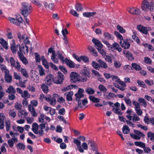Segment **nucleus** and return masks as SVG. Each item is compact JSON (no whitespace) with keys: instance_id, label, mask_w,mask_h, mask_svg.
<instances>
[{"instance_id":"f257e3e1","label":"nucleus","mask_w":154,"mask_h":154,"mask_svg":"<svg viewBox=\"0 0 154 154\" xmlns=\"http://www.w3.org/2000/svg\"><path fill=\"white\" fill-rule=\"evenodd\" d=\"M141 9L145 12L152 11L154 9V1L153 0H143L141 4Z\"/></svg>"},{"instance_id":"f03ea898","label":"nucleus","mask_w":154,"mask_h":154,"mask_svg":"<svg viewBox=\"0 0 154 154\" xmlns=\"http://www.w3.org/2000/svg\"><path fill=\"white\" fill-rule=\"evenodd\" d=\"M115 34L120 40V44L122 47L125 49H127L129 48L130 44L127 40L124 39L122 36L117 31L115 32Z\"/></svg>"},{"instance_id":"7ed1b4c3","label":"nucleus","mask_w":154,"mask_h":154,"mask_svg":"<svg viewBox=\"0 0 154 154\" xmlns=\"http://www.w3.org/2000/svg\"><path fill=\"white\" fill-rule=\"evenodd\" d=\"M21 11V14L24 17L28 16L30 14L32 11L31 5L28 3H23Z\"/></svg>"},{"instance_id":"20e7f679","label":"nucleus","mask_w":154,"mask_h":154,"mask_svg":"<svg viewBox=\"0 0 154 154\" xmlns=\"http://www.w3.org/2000/svg\"><path fill=\"white\" fill-rule=\"evenodd\" d=\"M73 142L76 145L78 150L81 153L83 152L84 150H86L88 149V144L85 142L83 143L81 146V142L78 139L74 138Z\"/></svg>"},{"instance_id":"39448f33","label":"nucleus","mask_w":154,"mask_h":154,"mask_svg":"<svg viewBox=\"0 0 154 154\" xmlns=\"http://www.w3.org/2000/svg\"><path fill=\"white\" fill-rule=\"evenodd\" d=\"M17 47L19 48V51L18 52V55H23V54L25 55L28 54L29 49L27 45H22L20 46V45H17Z\"/></svg>"},{"instance_id":"423d86ee","label":"nucleus","mask_w":154,"mask_h":154,"mask_svg":"<svg viewBox=\"0 0 154 154\" xmlns=\"http://www.w3.org/2000/svg\"><path fill=\"white\" fill-rule=\"evenodd\" d=\"M64 79V75L61 72H59L57 76L54 78V83L57 84H61Z\"/></svg>"},{"instance_id":"0eeeda50","label":"nucleus","mask_w":154,"mask_h":154,"mask_svg":"<svg viewBox=\"0 0 154 154\" xmlns=\"http://www.w3.org/2000/svg\"><path fill=\"white\" fill-rule=\"evenodd\" d=\"M70 78L72 82H75L79 80V74L73 72H71Z\"/></svg>"},{"instance_id":"6e6552de","label":"nucleus","mask_w":154,"mask_h":154,"mask_svg":"<svg viewBox=\"0 0 154 154\" xmlns=\"http://www.w3.org/2000/svg\"><path fill=\"white\" fill-rule=\"evenodd\" d=\"M137 28L140 32L145 35H147L148 33V31L151 30L150 28L144 27L141 25L137 26Z\"/></svg>"},{"instance_id":"1a4fd4ad","label":"nucleus","mask_w":154,"mask_h":154,"mask_svg":"<svg viewBox=\"0 0 154 154\" xmlns=\"http://www.w3.org/2000/svg\"><path fill=\"white\" fill-rule=\"evenodd\" d=\"M9 20L11 22L17 25H19L20 23H22L23 21V20L20 15L17 16L16 19L11 18H10Z\"/></svg>"},{"instance_id":"9d476101","label":"nucleus","mask_w":154,"mask_h":154,"mask_svg":"<svg viewBox=\"0 0 154 154\" xmlns=\"http://www.w3.org/2000/svg\"><path fill=\"white\" fill-rule=\"evenodd\" d=\"M84 92V90L83 89L79 88L78 92L75 95L76 97L75 99L76 100H79L81 98H83L84 97V94H82Z\"/></svg>"},{"instance_id":"9b49d317","label":"nucleus","mask_w":154,"mask_h":154,"mask_svg":"<svg viewBox=\"0 0 154 154\" xmlns=\"http://www.w3.org/2000/svg\"><path fill=\"white\" fill-rule=\"evenodd\" d=\"M45 81V83L47 85H51L53 82H54V78L53 75L51 74L47 75Z\"/></svg>"},{"instance_id":"f8f14e48","label":"nucleus","mask_w":154,"mask_h":154,"mask_svg":"<svg viewBox=\"0 0 154 154\" xmlns=\"http://www.w3.org/2000/svg\"><path fill=\"white\" fill-rule=\"evenodd\" d=\"M88 143L90 145V146L93 151H95L97 150V145L94 141L90 140L88 141Z\"/></svg>"},{"instance_id":"ddd939ff","label":"nucleus","mask_w":154,"mask_h":154,"mask_svg":"<svg viewBox=\"0 0 154 154\" xmlns=\"http://www.w3.org/2000/svg\"><path fill=\"white\" fill-rule=\"evenodd\" d=\"M128 11L131 14L136 15H139L140 13V9L137 8H130Z\"/></svg>"},{"instance_id":"4468645a","label":"nucleus","mask_w":154,"mask_h":154,"mask_svg":"<svg viewBox=\"0 0 154 154\" xmlns=\"http://www.w3.org/2000/svg\"><path fill=\"white\" fill-rule=\"evenodd\" d=\"M123 53L126 55V57L128 58L129 60L133 61L134 60L133 54L129 51L123 50Z\"/></svg>"},{"instance_id":"2eb2a0df","label":"nucleus","mask_w":154,"mask_h":154,"mask_svg":"<svg viewBox=\"0 0 154 154\" xmlns=\"http://www.w3.org/2000/svg\"><path fill=\"white\" fill-rule=\"evenodd\" d=\"M6 119L5 116L3 113H0V129H2L4 127V120Z\"/></svg>"},{"instance_id":"dca6fc26","label":"nucleus","mask_w":154,"mask_h":154,"mask_svg":"<svg viewBox=\"0 0 154 154\" xmlns=\"http://www.w3.org/2000/svg\"><path fill=\"white\" fill-rule=\"evenodd\" d=\"M18 142L17 139L15 137H13L11 139L8 140V143L11 147H12L14 145V143H17Z\"/></svg>"},{"instance_id":"f3484780","label":"nucleus","mask_w":154,"mask_h":154,"mask_svg":"<svg viewBox=\"0 0 154 154\" xmlns=\"http://www.w3.org/2000/svg\"><path fill=\"white\" fill-rule=\"evenodd\" d=\"M92 42L98 48H102L103 47V45L101 43V42L99 41L98 40L95 39L93 38L92 40Z\"/></svg>"},{"instance_id":"a211bd4d","label":"nucleus","mask_w":154,"mask_h":154,"mask_svg":"<svg viewBox=\"0 0 154 154\" xmlns=\"http://www.w3.org/2000/svg\"><path fill=\"white\" fill-rule=\"evenodd\" d=\"M30 75L32 79L35 82L38 83L39 82V77L36 74L32 72H30Z\"/></svg>"},{"instance_id":"6ab92c4d","label":"nucleus","mask_w":154,"mask_h":154,"mask_svg":"<svg viewBox=\"0 0 154 154\" xmlns=\"http://www.w3.org/2000/svg\"><path fill=\"white\" fill-rule=\"evenodd\" d=\"M59 95L57 94H54L53 95V97L52 98L51 100L50 101V104L51 105L54 106L56 104V98H58Z\"/></svg>"},{"instance_id":"aec40b11","label":"nucleus","mask_w":154,"mask_h":154,"mask_svg":"<svg viewBox=\"0 0 154 154\" xmlns=\"http://www.w3.org/2000/svg\"><path fill=\"white\" fill-rule=\"evenodd\" d=\"M82 74L83 75L86 77V78L83 79L85 81H86L87 80V78H89L90 76L88 71L85 68L82 71Z\"/></svg>"},{"instance_id":"412c9836","label":"nucleus","mask_w":154,"mask_h":154,"mask_svg":"<svg viewBox=\"0 0 154 154\" xmlns=\"http://www.w3.org/2000/svg\"><path fill=\"white\" fill-rule=\"evenodd\" d=\"M32 130L35 134H38V125L36 123H33L32 126Z\"/></svg>"},{"instance_id":"4be33fe9","label":"nucleus","mask_w":154,"mask_h":154,"mask_svg":"<svg viewBox=\"0 0 154 154\" xmlns=\"http://www.w3.org/2000/svg\"><path fill=\"white\" fill-rule=\"evenodd\" d=\"M28 109L33 116L36 117L37 116V114L35 111V109L32 105H29L28 107Z\"/></svg>"},{"instance_id":"5701e85b","label":"nucleus","mask_w":154,"mask_h":154,"mask_svg":"<svg viewBox=\"0 0 154 154\" xmlns=\"http://www.w3.org/2000/svg\"><path fill=\"white\" fill-rule=\"evenodd\" d=\"M64 62L67 64V65L70 68H74L75 67V64L72 61L66 58Z\"/></svg>"},{"instance_id":"b1692460","label":"nucleus","mask_w":154,"mask_h":154,"mask_svg":"<svg viewBox=\"0 0 154 154\" xmlns=\"http://www.w3.org/2000/svg\"><path fill=\"white\" fill-rule=\"evenodd\" d=\"M12 42V43L11 44V49L13 53L15 54L16 52L18 47H16V46L14 40H13Z\"/></svg>"},{"instance_id":"393cba45","label":"nucleus","mask_w":154,"mask_h":154,"mask_svg":"<svg viewBox=\"0 0 154 154\" xmlns=\"http://www.w3.org/2000/svg\"><path fill=\"white\" fill-rule=\"evenodd\" d=\"M100 66V67H101L102 68L106 69L107 67V66L106 63L104 61H102L101 59H99L97 61Z\"/></svg>"},{"instance_id":"a878e982","label":"nucleus","mask_w":154,"mask_h":154,"mask_svg":"<svg viewBox=\"0 0 154 154\" xmlns=\"http://www.w3.org/2000/svg\"><path fill=\"white\" fill-rule=\"evenodd\" d=\"M0 43L6 49L8 50V43L3 38H0Z\"/></svg>"},{"instance_id":"bb28decb","label":"nucleus","mask_w":154,"mask_h":154,"mask_svg":"<svg viewBox=\"0 0 154 154\" xmlns=\"http://www.w3.org/2000/svg\"><path fill=\"white\" fill-rule=\"evenodd\" d=\"M38 67L40 75V76H43L44 75H45V71L43 68L40 65H38Z\"/></svg>"},{"instance_id":"cd10ccee","label":"nucleus","mask_w":154,"mask_h":154,"mask_svg":"<svg viewBox=\"0 0 154 154\" xmlns=\"http://www.w3.org/2000/svg\"><path fill=\"white\" fill-rule=\"evenodd\" d=\"M112 46V47L115 48L119 52H121L122 51V49L120 47L119 45L117 43L115 42L113 43Z\"/></svg>"},{"instance_id":"c85d7f7f","label":"nucleus","mask_w":154,"mask_h":154,"mask_svg":"<svg viewBox=\"0 0 154 154\" xmlns=\"http://www.w3.org/2000/svg\"><path fill=\"white\" fill-rule=\"evenodd\" d=\"M103 36L106 39L109 40L113 39L114 38L112 35L110 34L108 32H104L103 34Z\"/></svg>"},{"instance_id":"c756f323","label":"nucleus","mask_w":154,"mask_h":154,"mask_svg":"<svg viewBox=\"0 0 154 154\" xmlns=\"http://www.w3.org/2000/svg\"><path fill=\"white\" fill-rule=\"evenodd\" d=\"M6 92L9 94H15L16 91L12 86H11L8 88Z\"/></svg>"},{"instance_id":"7c9ffc66","label":"nucleus","mask_w":154,"mask_h":154,"mask_svg":"<svg viewBox=\"0 0 154 154\" xmlns=\"http://www.w3.org/2000/svg\"><path fill=\"white\" fill-rule=\"evenodd\" d=\"M27 35L25 34L21 35L20 32H19L17 34V37L20 42L22 40L24 42V40H25L26 38H27Z\"/></svg>"},{"instance_id":"2f4dec72","label":"nucleus","mask_w":154,"mask_h":154,"mask_svg":"<svg viewBox=\"0 0 154 154\" xmlns=\"http://www.w3.org/2000/svg\"><path fill=\"white\" fill-rule=\"evenodd\" d=\"M19 71L21 72V74L25 78H27L29 77L28 73L25 69L21 68Z\"/></svg>"},{"instance_id":"473e14b6","label":"nucleus","mask_w":154,"mask_h":154,"mask_svg":"<svg viewBox=\"0 0 154 154\" xmlns=\"http://www.w3.org/2000/svg\"><path fill=\"white\" fill-rule=\"evenodd\" d=\"M115 96V94L112 93H109L106 92L104 93L103 96L105 98L109 99L110 98L113 97Z\"/></svg>"},{"instance_id":"72a5a7b5","label":"nucleus","mask_w":154,"mask_h":154,"mask_svg":"<svg viewBox=\"0 0 154 154\" xmlns=\"http://www.w3.org/2000/svg\"><path fill=\"white\" fill-rule=\"evenodd\" d=\"M21 96L24 99H27L30 97V94L27 91L24 90L21 95Z\"/></svg>"},{"instance_id":"f704fd0d","label":"nucleus","mask_w":154,"mask_h":154,"mask_svg":"<svg viewBox=\"0 0 154 154\" xmlns=\"http://www.w3.org/2000/svg\"><path fill=\"white\" fill-rule=\"evenodd\" d=\"M65 95L66 96V98L68 101H71L72 100V96L73 94L72 92H66L65 93Z\"/></svg>"},{"instance_id":"c9c22d12","label":"nucleus","mask_w":154,"mask_h":154,"mask_svg":"<svg viewBox=\"0 0 154 154\" xmlns=\"http://www.w3.org/2000/svg\"><path fill=\"white\" fill-rule=\"evenodd\" d=\"M131 66L133 68L136 70H140L142 69V68L140 66L135 63H132L131 64Z\"/></svg>"},{"instance_id":"e433bc0d","label":"nucleus","mask_w":154,"mask_h":154,"mask_svg":"<svg viewBox=\"0 0 154 154\" xmlns=\"http://www.w3.org/2000/svg\"><path fill=\"white\" fill-rule=\"evenodd\" d=\"M19 58L23 64L26 65L28 64V62L27 61L26 57H24L23 55H18Z\"/></svg>"},{"instance_id":"4c0bfd02","label":"nucleus","mask_w":154,"mask_h":154,"mask_svg":"<svg viewBox=\"0 0 154 154\" xmlns=\"http://www.w3.org/2000/svg\"><path fill=\"white\" fill-rule=\"evenodd\" d=\"M41 88L44 93H47L48 92V87L46 84L44 83L42 84L41 86Z\"/></svg>"},{"instance_id":"58836bf2","label":"nucleus","mask_w":154,"mask_h":154,"mask_svg":"<svg viewBox=\"0 0 154 154\" xmlns=\"http://www.w3.org/2000/svg\"><path fill=\"white\" fill-rule=\"evenodd\" d=\"M122 130L123 133L124 134H127L130 132V129L126 125L123 126Z\"/></svg>"},{"instance_id":"ea45409f","label":"nucleus","mask_w":154,"mask_h":154,"mask_svg":"<svg viewBox=\"0 0 154 154\" xmlns=\"http://www.w3.org/2000/svg\"><path fill=\"white\" fill-rule=\"evenodd\" d=\"M0 67L2 71L5 73V75L9 74V72L8 70L3 65H0Z\"/></svg>"},{"instance_id":"a19ab883","label":"nucleus","mask_w":154,"mask_h":154,"mask_svg":"<svg viewBox=\"0 0 154 154\" xmlns=\"http://www.w3.org/2000/svg\"><path fill=\"white\" fill-rule=\"evenodd\" d=\"M113 65L116 68L118 69L121 67L122 64L119 61L115 60L114 61Z\"/></svg>"},{"instance_id":"79ce46f5","label":"nucleus","mask_w":154,"mask_h":154,"mask_svg":"<svg viewBox=\"0 0 154 154\" xmlns=\"http://www.w3.org/2000/svg\"><path fill=\"white\" fill-rule=\"evenodd\" d=\"M89 98L90 100L92 102L95 103H98L100 102V100L95 97L93 96H90Z\"/></svg>"},{"instance_id":"37998d69","label":"nucleus","mask_w":154,"mask_h":154,"mask_svg":"<svg viewBox=\"0 0 154 154\" xmlns=\"http://www.w3.org/2000/svg\"><path fill=\"white\" fill-rule=\"evenodd\" d=\"M134 143L136 146L142 148H143L146 146L145 143L140 141H136L134 142Z\"/></svg>"},{"instance_id":"c03bdc74","label":"nucleus","mask_w":154,"mask_h":154,"mask_svg":"<svg viewBox=\"0 0 154 154\" xmlns=\"http://www.w3.org/2000/svg\"><path fill=\"white\" fill-rule=\"evenodd\" d=\"M96 13L95 12H87L84 13L83 15L84 16L86 17H89L92 16L93 15L95 14Z\"/></svg>"},{"instance_id":"a18cd8bd","label":"nucleus","mask_w":154,"mask_h":154,"mask_svg":"<svg viewBox=\"0 0 154 154\" xmlns=\"http://www.w3.org/2000/svg\"><path fill=\"white\" fill-rule=\"evenodd\" d=\"M63 52L62 51H58L57 53V54L59 59H60L63 62L64 61V57L62 55Z\"/></svg>"},{"instance_id":"49530a36","label":"nucleus","mask_w":154,"mask_h":154,"mask_svg":"<svg viewBox=\"0 0 154 154\" xmlns=\"http://www.w3.org/2000/svg\"><path fill=\"white\" fill-rule=\"evenodd\" d=\"M101 40L103 43L107 45V47L109 48V49H111V50H112L113 49V48L112 46L111 45H110L109 42L107 41L103 38H102Z\"/></svg>"},{"instance_id":"de8ad7c7","label":"nucleus","mask_w":154,"mask_h":154,"mask_svg":"<svg viewBox=\"0 0 154 154\" xmlns=\"http://www.w3.org/2000/svg\"><path fill=\"white\" fill-rule=\"evenodd\" d=\"M75 9L78 11H82L83 9L82 5L79 3H77L75 5Z\"/></svg>"},{"instance_id":"09e8293b","label":"nucleus","mask_w":154,"mask_h":154,"mask_svg":"<svg viewBox=\"0 0 154 154\" xmlns=\"http://www.w3.org/2000/svg\"><path fill=\"white\" fill-rule=\"evenodd\" d=\"M147 136L148 138H149L152 141L154 142V134L151 132H148L147 134Z\"/></svg>"},{"instance_id":"8fccbe9b","label":"nucleus","mask_w":154,"mask_h":154,"mask_svg":"<svg viewBox=\"0 0 154 154\" xmlns=\"http://www.w3.org/2000/svg\"><path fill=\"white\" fill-rule=\"evenodd\" d=\"M138 101L140 103H142V105H143L144 107H146L147 106V104L145 100L143 98H139Z\"/></svg>"},{"instance_id":"3c124183","label":"nucleus","mask_w":154,"mask_h":154,"mask_svg":"<svg viewBox=\"0 0 154 154\" xmlns=\"http://www.w3.org/2000/svg\"><path fill=\"white\" fill-rule=\"evenodd\" d=\"M85 91L89 94H92L95 92V91L92 88H88L85 89Z\"/></svg>"},{"instance_id":"603ef678","label":"nucleus","mask_w":154,"mask_h":154,"mask_svg":"<svg viewBox=\"0 0 154 154\" xmlns=\"http://www.w3.org/2000/svg\"><path fill=\"white\" fill-rule=\"evenodd\" d=\"M17 149L20 150H24L25 147L24 144L22 143H19L17 145Z\"/></svg>"},{"instance_id":"864d4df0","label":"nucleus","mask_w":154,"mask_h":154,"mask_svg":"<svg viewBox=\"0 0 154 154\" xmlns=\"http://www.w3.org/2000/svg\"><path fill=\"white\" fill-rule=\"evenodd\" d=\"M11 122L9 120L8 121L5 122V126L6 130L8 131H10L11 128Z\"/></svg>"},{"instance_id":"5fc2aeb1","label":"nucleus","mask_w":154,"mask_h":154,"mask_svg":"<svg viewBox=\"0 0 154 154\" xmlns=\"http://www.w3.org/2000/svg\"><path fill=\"white\" fill-rule=\"evenodd\" d=\"M134 132L137 135L141 137H143L144 138L145 136V134H143V133L140 131H139L135 130L134 131Z\"/></svg>"},{"instance_id":"6e6d98bb","label":"nucleus","mask_w":154,"mask_h":154,"mask_svg":"<svg viewBox=\"0 0 154 154\" xmlns=\"http://www.w3.org/2000/svg\"><path fill=\"white\" fill-rule=\"evenodd\" d=\"M137 83L140 87L144 88H147L146 86L144 83V82L143 81H141L138 80L137 81Z\"/></svg>"},{"instance_id":"4d7b16f0","label":"nucleus","mask_w":154,"mask_h":154,"mask_svg":"<svg viewBox=\"0 0 154 154\" xmlns=\"http://www.w3.org/2000/svg\"><path fill=\"white\" fill-rule=\"evenodd\" d=\"M132 102L133 105L134 106L135 110L140 108V105L137 102L134 101Z\"/></svg>"},{"instance_id":"13d9d810","label":"nucleus","mask_w":154,"mask_h":154,"mask_svg":"<svg viewBox=\"0 0 154 154\" xmlns=\"http://www.w3.org/2000/svg\"><path fill=\"white\" fill-rule=\"evenodd\" d=\"M5 79L8 82H10L12 80V76L10 74L5 75Z\"/></svg>"},{"instance_id":"bf43d9fd","label":"nucleus","mask_w":154,"mask_h":154,"mask_svg":"<svg viewBox=\"0 0 154 154\" xmlns=\"http://www.w3.org/2000/svg\"><path fill=\"white\" fill-rule=\"evenodd\" d=\"M5 94V92L2 87L0 85V100L4 96Z\"/></svg>"},{"instance_id":"052dcab7","label":"nucleus","mask_w":154,"mask_h":154,"mask_svg":"<svg viewBox=\"0 0 154 154\" xmlns=\"http://www.w3.org/2000/svg\"><path fill=\"white\" fill-rule=\"evenodd\" d=\"M111 78L113 81L118 83L120 81V80L118 78V77L116 76L112 75Z\"/></svg>"},{"instance_id":"680f3d73","label":"nucleus","mask_w":154,"mask_h":154,"mask_svg":"<svg viewBox=\"0 0 154 154\" xmlns=\"http://www.w3.org/2000/svg\"><path fill=\"white\" fill-rule=\"evenodd\" d=\"M117 28L119 32L121 33H123L125 32V30L123 29V27L120 26L119 25H117Z\"/></svg>"},{"instance_id":"e2e57ef3","label":"nucleus","mask_w":154,"mask_h":154,"mask_svg":"<svg viewBox=\"0 0 154 154\" xmlns=\"http://www.w3.org/2000/svg\"><path fill=\"white\" fill-rule=\"evenodd\" d=\"M98 88L101 91L104 93L106 92L107 90L106 88L102 85H100L98 87Z\"/></svg>"},{"instance_id":"0e129e2a","label":"nucleus","mask_w":154,"mask_h":154,"mask_svg":"<svg viewBox=\"0 0 154 154\" xmlns=\"http://www.w3.org/2000/svg\"><path fill=\"white\" fill-rule=\"evenodd\" d=\"M99 53L101 54L103 57L105 56L106 53L104 50L102 48H97Z\"/></svg>"},{"instance_id":"69168bd1","label":"nucleus","mask_w":154,"mask_h":154,"mask_svg":"<svg viewBox=\"0 0 154 154\" xmlns=\"http://www.w3.org/2000/svg\"><path fill=\"white\" fill-rule=\"evenodd\" d=\"M92 65L93 67L96 69H98L100 68L99 64L96 62H92Z\"/></svg>"},{"instance_id":"338daca9","label":"nucleus","mask_w":154,"mask_h":154,"mask_svg":"<svg viewBox=\"0 0 154 154\" xmlns=\"http://www.w3.org/2000/svg\"><path fill=\"white\" fill-rule=\"evenodd\" d=\"M45 115L43 114H41L38 118V121L39 122L43 123L44 122Z\"/></svg>"},{"instance_id":"774afa93","label":"nucleus","mask_w":154,"mask_h":154,"mask_svg":"<svg viewBox=\"0 0 154 154\" xmlns=\"http://www.w3.org/2000/svg\"><path fill=\"white\" fill-rule=\"evenodd\" d=\"M112 111H114V113L116 114L120 115L122 114V113L121 112V110L119 109L113 108L112 109Z\"/></svg>"}]
</instances>
